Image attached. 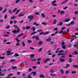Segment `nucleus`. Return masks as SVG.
Masks as SVG:
<instances>
[{
	"label": "nucleus",
	"mask_w": 78,
	"mask_h": 78,
	"mask_svg": "<svg viewBox=\"0 0 78 78\" xmlns=\"http://www.w3.org/2000/svg\"><path fill=\"white\" fill-rule=\"evenodd\" d=\"M70 73V71L68 70H66V74H67V73Z\"/></svg>",
	"instance_id": "nucleus-29"
},
{
	"label": "nucleus",
	"mask_w": 78,
	"mask_h": 78,
	"mask_svg": "<svg viewBox=\"0 0 78 78\" xmlns=\"http://www.w3.org/2000/svg\"><path fill=\"white\" fill-rule=\"evenodd\" d=\"M56 22H57L56 20H54L53 22V24H55V23H56Z\"/></svg>",
	"instance_id": "nucleus-37"
},
{
	"label": "nucleus",
	"mask_w": 78,
	"mask_h": 78,
	"mask_svg": "<svg viewBox=\"0 0 78 78\" xmlns=\"http://www.w3.org/2000/svg\"><path fill=\"white\" fill-rule=\"evenodd\" d=\"M15 40L18 42H20V41L19 40L18 37H17L15 38Z\"/></svg>",
	"instance_id": "nucleus-12"
},
{
	"label": "nucleus",
	"mask_w": 78,
	"mask_h": 78,
	"mask_svg": "<svg viewBox=\"0 0 78 78\" xmlns=\"http://www.w3.org/2000/svg\"><path fill=\"white\" fill-rule=\"evenodd\" d=\"M20 29H17V30H12V33H13L15 34H16V33H19L20 32Z\"/></svg>",
	"instance_id": "nucleus-1"
},
{
	"label": "nucleus",
	"mask_w": 78,
	"mask_h": 78,
	"mask_svg": "<svg viewBox=\"0 0 78 78\" xmlns=\"http://www.w3.org/2000/svg\"><path fill=\"white\" fill-rule=\"evenodd\" d=\"M23 33H22L21 34H20L19 35H18L17 37H21V36H23Z\"/></svg>",
	"instance_id": "nucleus-16"
},
{
	"label": "nucleus",
	"mask_w": 78,
	"mask_h": 78,
	"mask_svg": "<svg viewBox=\"0 0 78 78\" xmlns=\"http://www.w3.org/2000/svg\"><path fill=\"white\" fill-rule=\"evenodd\" d=\"M30 26H27V27L26 28V30H28L29 29H30Z\"/></svg>",
	"instance_id": "nucleus-31"
},
{
	"label": "nucleus",
	"mask_w": 78,
	"mask_h": 78,
	"mask_svg": "<svg viewBox=\"0 0 78 78\" xmlns=\"http://www.w3.org/2000/svg\"><path fill=\"white\" fill-rule=\"evenodd\" d=\"M11 51H7L6 52V53H10V55H13V54H14V53L13 52L11 53Z\"/></svg>",
	"instance_id": "nucleus-6"
},
{
	"label": "nucleus",
	"mask_w": 78,
	"mask_h": 78,
	"mask_svg": "<svg viewBox=\"0 0 78 78\" xmlns=\"http://www.w3.org/2000/svg\"><path fill=\"white\" fill-rule=\"evenodd\" d=\"M30 57H34V54H32L30 55Z\"/></svg>",
	"instance_id": "nucleus-45"
},
{
	"label": "nucleus",
	"mask_w": 78,
	"mask_h": 78,
	"mask_svg": "<svg viewBox=\"0 0 78 78\" xmlns=\"http://www.w3.org/2000/svg\"><path fill=\"white\" fill-rule=\"evenodd\" d=\"M51 40V38L49 37L48 39H46V41H50Z\"/></svg>",
	"instance_id": "nucleus-15"
},
{
	"label": "nucleus",
	"mask_w": 78,
	"mask_h": 78,
	"mask_svg": "<svg viewBox=\"0 0 78 78\" xmlns=\"http://www.w3.org/2000/svg\"><path fill=\"white\" fill-rule=\"evenodd\" d=\"M20 1V0H16L15 3H18Z\"/></svg>",
	"instance_id": "nucleus-36"
},
{
	"label": "nucleus",
	"mask_w": 78,
	"mask_h": 78,
	"mask_svg": "<svg viewBox=\"0 0 78 78\" xmlns=\"http://www.w3.org/2000/svg\"><path fill=\"white\" fill-rule=\"evenodd\" d=\"M17 9L15 8L13 11L12 12H15L16 10H17Z\"/></svg>",
	"instance_id": "nucleus-58"
},
{
	"label": "nucleus",
	"mask_w": 78,
	"mask_h": 78,
	"mask_svg": "<svg viewBox=\"0 0 78 78\" xmlns=\"http://www.w3.org/2000/svg\"><path fill=\"white\" fill-rule=\"evenodd\" d=\"M5 59V57H0V59Z\"/></svg>",
	"instance_id": "nucleus-64"
},
{
	"label": "nucleus",
	"mask_w": 78,
	"mask_h": 78,
	"mask_svg": "<svg viewBox=\"0 0 78 78\" xmlns=\"http://www.w3.org/2000/svg\"><path fill=\"white\" fill-rule=\"evenodd\" d=\"M42 48H40L39 50L38 51V52H40V51H42Z\"/></svg>",
	"instance_id": "nucleus-44"
},
{
	"label": "nucleus",
	"mask_w": 78,
	"mask_h": 78,
	"mask_svg": "<svg viewBox=\"0 0 78 78\" xmlns=\"http://www.w3.org/2000/svg\"><path fill=\"white\" fill-rule=\"evenodd\" d=\"M34 14L36 15H37V16H39V13L37 12H35Z\"/></svg>",
	"instance_id": "nucleus-42"
},
{
	"label": "nucleus",
	"mask_w": 78,
	"mask_h": 78,
	"mask_svg": "<svg viewBox=\"0 0 78 78\" xmlns=\"http://www.w3.org/2000/svg\"><path fill=\"white\" fill-rule=\"evenodd\" d=\"M15 18V16H13L11 18V19L12 20L14 19Z\"/></svg>",
	"instance_id": "nucleus-61"
},
{
	"label": "nucleus",
	"mask_w": 78,
	"mask_h": 78,
	"mask_svg": "<svg viewBox=\"0 0 78 78\" xmlns=\"http://www.w3.org/2000/svg\"><path fill=\"white\" fill-rule=\"evenodd\" d=\"M74 24V21H72L70 23V25H73Z\"/></svg>",
	"instance_id": "nucleus-35"
},
{
	"label": "nucleus",
	"mask_w": 78,
	"mask_h": 78,
	"mask_svg": "<svg viewBox=\"0 0 78 78\" xmlns=\"http://www.w3.org/2000/svg\"><path fill=\"white\" fill-rule=\"evenodd\" d=\"M60 14H64V11H62L60 12Z\"/></svg>",
	"instance_id": "nucleus-40"
},
{
	"label": "nucleus",
	"mask_w": 78,
	"mask_h": 78,
	"mask_svg": "<svg viewBox=\"0 0 78 78\" xmlns=\"http://www.w3.org/2000/svg\"><path fill=\"white\" fill-rule=\"evenodd\" d=\"M68 45L67 46L68 47H70L72 45V44L71 43H69L68 44Z\"/></svg>",
	"instance_id": "nucleus-26"
},
{
	"label": "nucleus",
	"mask_w": 78,
	"mask_h": 78,
	"mask_svg": "<svg viewBox=\"0 0 78 78\" xmlns=\"http://www.w3.org/2000/svg\"><path fill=\"white\" fill-rule=\"evenodd\" d=\"M31 74H34L33 76H36V72H33L31 73Z\"/></svg>",
	"instance_id": "nucleus-9"
},
{
	"label": "nucleus",
	"mask_w": 78,
	"mask_h": 78,
	"mask_svg": "<svg viewBox=\"0 0 78 78\" xmlns=\"http://www.w3.org/2000/svg\"><path fill=\"white\" fill-rule=\"evenodd\" d=\"M59 33L60 34H61L62 33L63 34H66V32H65L64 31H60L59 32Z\"/></svg>",
	"instance_id": "nucleus-5"
},
{
	"label": "nucleus",
	"mask_w": 78,
	"mask_h": 78,
	"mask_svg": "<svg viewBox=\"0 0 78 78\" xmlns=\"http://www.w3.org/2000/svg\"><path fill=\"white\" fill-rule=\"evenodd\" d=\"M36 33H37V31H34L31 34V35H33V34H36Z\"/></svg>",
	"instance_id": "nucleus-25"
},
{
	"label": "nucleus",
	"mask_w": 78,
	"mask_h": 78,
	"mask_svg": "<svg viewBox=\"0 0 78 78\" xmlns=\"http://www.w3.org/2000/svg\"><path fill=\"white\" fill-rule=\"evenodd\" d=\"M39 38L38 37H36V40H37V41H39Z\"/></svg>",
	"instance_id": "nucleus-34"
},
{
	"label": "nucleus",
	"mask_w": 78,
	"mask_h": 78,
	"mask_svg": "<svg viewBox=\"0 0 78 78\" xmlns=\"http://www.w3.org/2000/svg\"><path fill=\"white\" fill-rule=\"evenodd\" d=\"M50 72H51V73H55V71L52 70V69H51V70H50Z\"/></svg>",
	"instance_id": "nucleus-33"
},
{
	"label": "nucleus",
	"mask_w": 78,
	"mask_h": 78,
	"mask_svg": "<svg viewBox=\"0 0 78 78\" xmlns=\"http://www.w3.org/2000/svg\"><path fill=\"white\" fill-rule=\"evenodd\" d=\"M29 1L30 2V3H33L34 2L32 0H29Z\"/></svg>",
	"instance_id": "nucleus-55"
},
{
	"label": "nucleus",
	"mask_w": 78,
	"mask_h": 78,
	"mask_svg": "<svg viewBox=\"0 0 78 78\" xmlns=\"http://www.w3.org/2000/svg\"><path fill=\"white\" fill-rule=\"evenodd\" d=\"M48 32H46L44 33V32H41L39 34H40V35H41V34H43V35H45V34H48Z\"/></svg>",
	"instance_id": "nucleus-3"
},
{
	"label": "nucleus",
	"mask_w": 78,
	"mask_h": 78,
	"mask_svg": "<svg viewBox=\"0 0 78 78\" xmlns=\"http://www.w3.org/2000/svg\"><path fill=\"white\" fill-rule=\"evenodd\" d=\"M27 78H32V77L31 76V74H29V75L27 76Z\"/></svg>",
	"instance_id": "nucleus-17"
},
{
	"label": "nucleus",
	"mask_w": 78,
	"mask_h": 78,
	"mask_svg": "<svg viewBox=\"0 0 78 78\" xmlns=\"http://www.w3.org/2000/svg\"><path fill=\"white\" fill-rule=\"evenodd\" d=\"M62 48L63 49H66V45H63V46H62Z\"/></svg>",
	"instance_id": "nucleus-32"
},
{
	"label": "nucleus",
	"mask_w": 78,
	"mask_h": 78,
	"mask_svg": "<svg viewBox=\"0 0 78 78\" xmlns=\"http://www.w3.org/2000/svg\"><path fill=\"white\" fill-rule=\"evenodd\" d=\"M54 31H58V28H54Z\"/></svg>",
	"instance_id": "nucleus-52"
},
{
	"label": "nucleus",
	"mask_w": 78,
	"mask_h": 78,
	"mask_svg": "<svg viewBox=\"0 0 78 78\" xmlns=\"http://www.w3.org/2000/svg\"><path fill=\"white\" fill-rule=\"evenodd\" d=\"M72 36L73 37H75V39H76V38H77V37L75 35H72Z\"/></svg>",
	"instance_id": "nucleus-43"
},
{
	"label": "nucleus",
	"mask_w": 78,
	"mask_h": 78,
	"mask_svg": "<svg viewBox=\"0 0 78 78\" xmlns=\"http://www.w3.org/2000/svg\"><path fill=\"white\" fill-rule=\"evenodd\" d=\"M14 28H16V29H18L19 28V27L17 25H14L13 26Z\"/></svg>",
	"instance_id": "nucleus-13"
},
{
	"label": "nucleus",
	"mask_w": 78,
	"mask_h": 78,
	"mask_svg": "<svg viewBox=\"0 0 78 78\" xmlns=\"http://www.w3.org/2000/svg\"><path fill=\"white\" fill-rule=\"evenodd\" d=\"M73 60L72 59V58H70L69 59V62H70V63L72 62Z\"/></svg>",
	"instance_id": "nucleus-21"
},
{
	"label": "nucleus",
	"mask_w": 78,
	"mask_h": 78,
	"mask_svg": "<svg viewBox=\"0 0 78 78\" xmlns=\"http://www.w3.org/2000/svg\"><path fill=\"white\" fill-rule=\"evenodd\" d=\"M70 20V19H68L65 20L66 22H69Z\"/></svg>",
	"instance_id": "nucleus-20"
},
{
	"label": "nucleus",
	"mask_w": 78,
	"mask_h": 78,
	"mask_svg": "<svg viewBox=\"0 0 78 78\" xmlns=\"http://www.w3.org/2000/svg\"><path fill=\"white\" fill-rule=\"evenodd\" d=\"M60 60L62 62H65V60L64 59H60Z\"/></svg>",
	"instance_id": "nucleus-11"
},
{
	"label": "nucleus",
	"mask_w": 78,
	"mask_h": 78,
	"mask_svg": "<svg viewBox=\"0 0 78 78\" xmlns=\"http://www.w3.org/2000/svg\"><path fill=\"white\" fill-rule=\"evenodd\" d=\"M40 78H44V75L43 74H41L40 75Z\"/></svg>",
	"instance_id": "nucleus-22"
},
{
	"label": "nucleus",
	"mask_w": 78,
	"mask_h": 78,
	"mask_svg": "<svg viewBox=\"0 0 78 78\" xmlns=\"http://www.w3.org/2000/svg\"><path fill=\"white\" fill-rule=\"evenodd\" d=\"M56 0H54L52 2V4H54L55 3H56Z\"/></svg>",
	"instance_id": "nucleus-39"
},
{
	"label": "nucleus",
	"mask_w": 78,
	"mask_h": 78,
	"mask_svg": "<svg viewBox=\"0 0 78 78\" xmlns=\"http://www.w3.org/2000/svg\"><path fill=\"white\" fill-rule=\"evenodd\" d=\"M14 56L16 57H17V56H19V55L17 53H15L14 54Z\"/></svg>",
	"instance_id": "nucleus-14"
},
{
	"label": "nucleus",
	"mask_w": 78,
	"mask_h": 78,
	"mask_svg": "<svg viewBox=\"0 0 78 78\" xmlns=\"http://www.w3.org/2000/svg\"><path fill=\"white\" fill-rule=\"evenodd\" d=\"M71 73L72 74H73L76 73V71H73L71 72Z\"/></svg>",
	"instance_id": "nucleus-46"
},
{
	"label": "nucleus",
	"mask_w": 78,
	"mask_h": 78,
	"mask_svg": "<svg viewBox=\"0 0 78 78\" xmlns=\"http://www.w3.org/2000/svg\"><path fill=\"white\" fill-rule=\"evenodd\" d=\"M27 42H28V43H29V44H30V43H31V42H32V41L30 40H28L27 41Z\"/></svg>",
	"instance_id": "nucleus-38"
},
{
	"label": "nucleus",
	"mask_w": 78,
	"mask_h": 78,
	"mask_svg": "<svg viewBox=\"0 0 78 78\" xmlns=\"http://www.w3.org/2000/svg\"><path fill=\"white\" fill-rule=\"evenodd\" d=\"M41 16L42 17H45V14H44V13H43L41 14Z\"/></svg>",
	"instance_id": "nucleus-23"
},
{
	"label": "nucleus",
	"mask_w": 78,
	"mask_h": 78,
	"mask_svg": "<svg viewBox=\"0 0 78 78\" xmlns=\"http://www.w3.org/2000/svg\"><path fill=\"white\" fill-rule=\"evenodd\" d=\"M50 58H47V59H46V60L47 62V61H50Z\"/></svg>",
	"instance_id": "nucleus-48"
},
{
	"label": "nucleus",
	"mask_w": 78,
	"mask_h": 78,
	"mask_svg": "<svg viewBox=\"0 0 78 78\" xmlns=\"http://www.w3.org/2000/svg\"><path fill=\"white\" fill-rule=\"evenodd\" d=\"M22 44L23 45V47H25V42H22Z\"/></svg>",
	"instance_id": "nucleus-27"
},
{
	"label": "nucleus",
	"mask_w": 78,
	"mask_h": 78,
	"mask_svg": "<svg viewBox=\"0 0 78 78\" xmlns=\"http://www.w3.org/2000/svg\"><path fill=\"white\" fill-rule=\"evenodd\" d=\"M74 53L75 55H78V52H76V51H75Z\"/></svg>",
	"instance_id": "nucleus-49"
},
{
	"label": "nucleus",
	"mask_w": 78,
	"mask_h": 78,
	"mask_svg": "<svg viewBox=\"0 0 78 78\" xmlns=\"http://www.w3.org/2000/svg\"><path fill=\"white\" fill-rule=\"evenodd\" d=\"M74 14H78V11H76L74 12Z\"/></svg>",
	"instance_id": "nucleus-54"
},
{
	"label": "nucleus",
	"mask_w": 78,
	"mask_h": 78,
	"mask_svg": "<svg viewBox=\"0 0 78 78\" xmlns=\"http://www.w3.org/2000/svg\"><path fill=\"white\" fill-rule=\"evenodd\" d=\"M33 17H34V16H32L31 15H30L27 18L28 19H29L30 20L32 21V20H33Z\"/></svg>",
	"instance_id": "nucleus-2"
},
{
	"label": "nucleus",
	"mask_w": 78,
	"mask_h": 78,
	"mask_svg": "<svg viewBox=\"0 0 78 78\" xmlns=\"http://www.w3.org/2000/svg\"><path fill=\"white\" fill-rule=\"evenodd\" d=\"M19 12H20V10L18 9L17 10V11H16V15L17 14H18V13H19Z\"/></svg>",
	"instance_id": "nucleus-30"
},
{
	"label": "nucleus",
	"mask_w": 78,
	"mask_h": 78,
	"mask_svg": "<svg viewBox=\"0 0 78 78\" xmlns=\"http://www.w3.org/2000/svg\"><path fill=\"white\" fill-rule=\"evenodd\" d=\"M6 11V9H5L3 11L2 13H5V12Z\"/></svg>",
	"instance_id": "nucleus-53"
},
{
	"label": "nucleus",
	"mask_w": 78,
	"mask_h": 78,
	"mask_svg": "<svg viewBox=\"0 0 78 78\" xmlns=\"http://www.w3.org/2000/svg\"><path fill=\"white\" fill-rule=\"evenodd\" d=\"M61 72L62 75H64V70L62 69L61 70Z\"/></svg>",
	"instance_id": "nucleus-28"
},
{
	"label": "nucleus",
	"mask_w": 78,
	"mask_h": 78,
	"mask_svg": "<svg viewBox=\"0 0 78 78\" xmlns=\"http://www.w3.org/2000/svg\"><path fill=\"white\" fill-rule=\"evenodd\" d=\"M44 64H46V63H47V60H45L44 61Z\"/></svg>",
	"instance_id": "nucleus-56"
},
{
	"label": "nucleus",
	"mask_w": 78,
	"mask_h": 78,
	"mask_svg": "<svg viewBox=\"0 0 78 78\" xmlns=\"http://www.w3.org/2000/svg\"><path fill=\"white\" fill-rule=\"evenodd\" d=\"M52 5L54 6H57V4H53Z\"/></svg>",
	"instance_id": "nucleus-47"
},
{
	"label": "nucleus",
	"mask_w": 78,
	"mask_h": 78,
	"mask_svg": "<svg viewBox=\"0 0 78 78\" xmlns=\"http://www.w3.org/2000/svg\"><path fill=\"white\" fill-rule=\"evenodd\" d=\"M12 11L11 10H9V13H10V14H12Z\"/></svg>",
	"instance_id": "nucleus-41"
},
{
	"label": "nucleus",
	"mask_w": 78,
	"mask_h": 78,
	"mask_svg": "<svg viewBox=\"0 0 78 78\" xmlns=\"http://www.w3.org/2000/svg\"><path fill=\"white\" fill-rule=\"evenodd\" d=\"M12 75V74L11 73V74H9L8 75V76H11Z\"/></svg>",
	"instance_id": "nucleus-63"
},
{
	"label": "nucleus",
	"mask_w": 78,
	"mask_h": 78,
	"mask_svg": "<svg viewBox=\"0 0 78 78\" xmlns=\"http://www.w3.org/2000/svg\"><path fill=\"white\" fill-rule=\"evenodd\" d=\"M24 16V14H21L19 15L18 17H22V16Z\"/></svg>",
	"instance_id": "nucleus-18"
},
{
	"label": "nucleus",
	"mask_w": 78,
	"mask_h": 78,
	"mask_svg": "<svg viewBox=\"0 0 78 78\" xmlns=\"http://www.w3.org/2000/svg\"><path fill=\"white\" fill-rule=\"evenodd\" d=\"M43 43V42L41 41H39L38 43V45H41Z\"/></svg>",
	"instance_id": "nucleus-7"
},
{
	"label": "nucleus",
	"mask_w": 78,
	"mask_h": 78,
	"mask_svg": "<svg viewBox=\"0 0 78 78\" xmlns=\"http://www.w3.org/2000/svg\"><path fill=\"white\" fill-rule=\"evenodd\" d=\"M32 30H33V31H35V27H33L32 28Z\"/></svg>",
	"instance_id": "nucleus-57"
},
{
	"label": "nucleus",
	"mask_w": 78,
	"mask_h": 78,
	"mask_svg": "<svg viewBox=\"0 0 78 78\" xmlns=\"http://www.w3.org/2000/svg\"><path fill=\"white\" fill-rule=\"evenodd\" d=\"M73 67H74L75 68H78V65H73Z\"/></svg>",
	"instance_id": "nucleus-19"
},
{
	"label": "nucleus",
	"mask_w": 78,
	"mask_h": 78,
	"mask_svg": "<svg viewBox=\"0 0 78 78\" xmlns=\"http://www.w3.org/2000/svg\"><path fill=\"white\" fill-rule=\"evenodd\" d=\"M63 24V23L62 22H60L58 24H57V25H58V26H61Z\"/></svg>",
	"instance_id": "nucleus-8"
},
{
	"label": "nucleus",
	"mask_w": 78,
	"mask_h": 78,
	"mask_svg": "<svg viewBox=\"0 0 78 78\" xmlns=\"http://www.w3.org/2000/svg\"><path fill=\"white\" fill-rule=\"evenodd\" d=\"M12 69H17V66H12Z\"/></svg>",
	"instance_id": "nucleus-24"
},
{
	"label": "nucleus",
	"mask_w": 78,
	"mask_h": 78,
	"mask_svg": "<svg viewBox=\"0 0 78 78\" xmlns=\"http://www.w3.org/2000/svg\"><path fill=\"white\" fill-rule=\"evenodd\" d=\"M31 61H36V59H31Z\"/></svg>",
	"instance_id": "nucleus-62"
},
{
	"label": "nucleus",
	"mask_w": 78,
	"mask_h": 78,
	"mask_svg": "<svg viewBox=\"0 0 78 78\" xmlns=\"http://www.w3.org/2000/svg\"><path fill=\"white\" fill-rule=\"evenodd\" d=\"M70 66V64H66V66L65 67H64V69H67L68 67H69Z\"/></svg>",
	"instance_id": "nucleus-4"
},
{
	"label": "nucleus",
	"mask_w": 78,
	"mask_h": 78,
	"mask_svg": "<svg viewBox=\"0 0 78 78\" xmlns=\"http://www.w3.org/2000/svg\"><path fill=\"white\" fill-rule=\"evenodd\" d=\"M7 15H5V16H4V19H6L7 18Z\"/></svg>",
	"instance_id": "nucleus-60"
},
{
	"label": "nucleus",
	"mask_w": 78,
	"mask_h": 78,
	"mask_svg": "<svg viewBox=\"0 0 78 78\" xmlns=\"http://www.w3.org/2000/svg\"><path fill=\"white\" fill-rule=\"evenodd\" d=\"M14 22H13V23H14V24H16L17 23V21L16 20H14Z\"/></svg>",
	"instance_id": "nucleus-50"
},
{
	"label": "nucleus",
	"mask_w": 78,
	"mask_h": 78,
	"mask_svg": "<svg viewBox=\"0 0 78 78\" xmlns=\"http://www.w3.org/2000/svg\"><path fill=\"white\" fill-rule=\"evenodd\" d=\"M57 55L58 56H60L61 55V53H59L58 54H57Z\"/></svg>",
	"instance_id": "nucleus-59"
},
{
	"label": "nucleus",
	"mask_w": 78,
	"mask_h": 78,
	"mask_svg": "<svg viewBox=\"0 0 78 78\" xmlns=\"http://www.w3.org/2000/svg\"><path fill=\"white\" fill-rule=\"evenodd\" d=\"M50 75H51V76H56V74H53L51 73V74H50Z\"/></svg>",
	"instance_id": "nucleus-51"
},
{
	"label": "nucleus",
	"mask_w": 78,
	"mask_h": 78,
	"mask_svg": "<svg viewBox=\"0 0 78 78\" xmlns=\"http://www.w3.org/2000/svg\"><path fill=\"white\" fill-rule=\"evenodd\" d=\"M67 2H68V0H66L64 2H62V5H64V4H65V3H67Z\"/></svg>",
	"instance_id": "nucleus-10"
}]
</instances>
